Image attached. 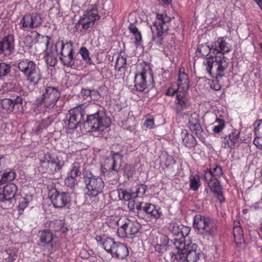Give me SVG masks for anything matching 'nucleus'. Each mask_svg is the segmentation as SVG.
Instances as JSON below:
<instances>
[{
  "label": "nucleus",
  "instance_id": "obj_64",
  "mask_svg": "<svg viewBox=\"0 0 262 262\" xmlns=\"http://www.w3.org/2000/svg\"><path fill=\"white\" fill-rule=\"evenodd\" d=\"M97 107V106L95 104H92L88 106L86 109L88 111L95 110V108Z\"/></svg>",
  "mask_w": 262,
  "mask_h": 262
},
{
  "label": "nucleus",
  "instance_id": "obj_61",
  "mask_svg": "<svg viewBox=\"0 0 262 262\" xmlns=\"http://www.w3.org/2000/svg\"><path fill=\"white\" fill-rule=\"evenodd\" d=\"M178 90V88L173 89L172 88H169L166 92L167 96H173Z\"/></svg>",
  "mask_w": 262,
  "mask_h": 262
},
{
  "label": "nucleus",
  "instance_id": "obj_58",
  "mask_svg": "<svg viewBox=\"0 0 262 262\" xmlns=\"http://www.w3.org/2000/svg\"><path fill=\"white\" fill-rule=\"evenodd\" d=\"M217 80L218 79L213 80L210 83V87L215 91L220 90L221 88V86L219 84Z\"/></svg>",
  "mask_w": 262,
  "mask_h": 262
},
{
  "label": "nucleus",
  "instance_id": "obj_14",
  "mask_svg": "<svg viewBox=\"0 0 262 262\" xmlns=\"http://www.w3.org/2000/svg\"><path fill=\"white\" fill-rule=\"evenodd\" d=\"M204 177L211 191L215 194L220 202L225 201L222 194V188L218 179L213 178L211 172H204Z\"/></svg>",
  "mask_w": 262,
  "mask_h": 262
},
{
  "label": "nucleus",
  "instance_id": "obj_41",
  "mask_svg": "<svg viewBox=\"0 0 262 262\" xmlns=\"http://www.w3.org/2000/svg\"><path fill=\"white\" fill-rule=\"evenodd\" d=\"M204 172H211L213 178L218 179L223 174L222 168L221 166L218 165H214L212 169H208Z\"/></svg>",
  "mask_w": 262,
  "mask_h": 262
},
{
  "label": "nucleus",
  "instance_id": "obj_2",
  "mask_svg": "<svg viewBox=\"0 0 262 262\" xmlns=\"http://www.w3.org/2000/svg\"><path fill=\"white\" fill-rule=\"evenodd\" d=\"M193 227L196 229L204 238L209 239L213 238L217 231V222L209 216L196 214L193 220Z\"/></svg>",
  "mask_w": 262,
  "mask_h": 262
},
{
  "label": "nucleus",
  "instance_id": "obj_43",
  "mask_svg": "<svg viewBox=\"0 0 262 262\" xmlns=\"http://www.w3.org/2000/svg\"><path fill=\"white\" fill-rule=\"evenodd\" d=\"M123 220L120 219L118 216H111L107 222L108 226L114 228L116 226H121Z\"/></svg>",
  "mask_w": 262,
  "mask_h": 262
},
{
  "label": "nucleus",
  "instance_id": "obj_60",
  "mask_svg": "<svg viewBox=\"0 0 262 262\" xmlns=\"http://www.w3.org/2000/svg\"><path fill=\"white\" fill-rule=\"evenodd\" d=\"M128 208L130 211H135L136 202L135 201L131 200L128 201Z\"/></svg>",
  "mask_w": 262,
  "mask_h": 262
},
{
  "label": "nucleus",
  "instance_id": "obj_59",
  "mask_svg": "<svg viewBox=\"0 0 262 262\" xmlns=\"http://www.w3.org/2000/svg\"><path fill=\"white\" fill-rule=\"evenodd\" d=\"M144 126L149 128H151L153 127L154 125V120L152 119H147L144 124Z\"/></svg>",
  "mask_w": 262,
  "mask_h": 262
},
{
  "label": "nucleus",
  "instance_id": "obj_5",
  "mask_svg": "<svg viewBox=\"0 0 262 262\" xmlns=\"http://www.w3.org/2000/svg\"><path fill=\"white\" fill-rule=\"evenodd\" d=\"M170 20V17L166 14H157L156 20L150 28L152 34V40L155 43H162L163 36L168 29V24Z\"/></svg>",
  "mask_w": 262,
  "mask_h": 262
},
{
  "label": "nucleus",
  "instance_id": "obj_50",
  "mask_svg": "<svg viewBox=\"0 0 262 262\" xmlns=\"http://www.w3.org/2000/svg\"><path fill=\"white\" fill-rule=\"evenodd\" d=\"M10 66L5 62L0 63V77L4 76L10 71Z\"/></svg>",
  "mask_w": 262,
  "mask_h": 262
},
{
  "label": "nucleus",
  "instance_id": "obj_12",
  "mask_svg": "<svg viewBox=\"0 0 262 262\" xmlns=\"http://www.w3.org/2000/svg\"><path fill=\"white\" fill-rule=\"evenodd\" d=\"M139 228L140 225L138 223L125 219L118 229L117 234L121 238H133L138 232Z\"/></svg>",
  "mask_w": 262,
  "mask_h": 262
},
{
  "label": "nucleus",
  "instance_id": "obj_8",
  "mask_svg": "<svg viewBox=\"0 0 262 262\" xmlns=\"http://www.w3.org/2000/svg\"><path fill=\"white\" fill-rule=\"evenodd\" d=\"M60 96L57 88L47 86L42 90V95L36 100V103L45 107L52 108L56 105Z\"/></svg>",
  "mask_w": 262,
  "mask_h": 262
},
{
  "label": "nucleus",
  "instance_id": "obj_9",
  "mask_svg": "<svg viewBox=\"0 0 262 262\" xmlns=\"http://www.w3.org/2000/svg\"><path fill=\"white\" fill-rule=\"evenodd\" d=\"M83 178L90 195L96 196L102 191L104 183L101 178L94 176L89 172H86L84 174Z\"/></svg>",
  "mask_w": 262,
  "mask_h": 262
},
{
  "label": "nucleus",
  "instance_id": "obj_56",
  "mask_svg": "<svg viewBox=\"0 0 262 262\" xmlns=\"http://www.w3.org/2000/svg\"><path fill=\"white\" fill-rule=\"evenodd\" d=\"M6 91L7 92H14V93H18L20 91V88L19 87H16L14 84L12 83H8L6 84Z\"/></svg>",
  "mask_w": 262,
  "mask_h": 262
},
{
  "label": "nucleus",
  "instance_id": "obj_44",
  "mask_svg": "<svg viewBox=\"0 0 262 262\" xmlns=\"http://www.w3.org/2000/svg\"><path fill=\"white\" fill-rule=\"evenodd\" d=\"M28 125L31 128L32 133L38 134L42 129V124L38 121H32L29 123Z\"/></svg>",
  "mask_w": 262,
  "mask_h": 262
},
{
  "label": "nucleus",
  "instance_id": "obj_47",
  "mask_svg": "<svg viewBox=\"0 0 262 262\" xmlns=\"http://www.w3.org/2000/svg\"><path fill=\"white\" fill-rule=\"evenodd\" d=\"M80 167L79 163L74 162L72 166V168L69 174L74 177L79 176L81 173L79 170Z\"/></svg>",
  "mask_w": 262,
  "mask_h": 262
},
{
  "label": "nucleus",
  "instance_id": "obj_21",
  "mask_svg": "<svg viewBox=\"0 0 262 262\" xmlns=\"http://www.w3.org/2000/svg\"><path fill=\"white\" fill-rule=\"evenodd\" d=\"M232 46L223 37H219L212 44L213 54L221 53L222 56L231 50Z\"/></svg>",
  "mask_w": 262,
  "mask_h": 262
},
{
  "label": "nucleus",
  "instance_id": "obj_20",
  "mask_svg": "<svg viewBox=\"0 0 262 262\" xmlns=\"http://www.w3.org/2000/svg\"><path fill=\"white\" fill-rule=\"evenodd\" d=\"M122 157L119 152H112V158H107L104 159L103 165L102 167V171L104 175L107 171H118L119 168H117L116 165V159H121Z\"/></svg>",
  "mask_w": 262,
  "mask_h": 262
},
{
  "label": "nucleus",
  "instance_id": "obj_31",
  "mask_svg": "<svg viewBox=\"0 0 262 262\" xmlns=\"http://www.w3.org/2000/svg\"><path fill=\"white\" fill-rule=\"evenodd\" d=\"M53 157H52L48 152L44 154L43 156H41L39 157L40 166L39 168L40 171L45 173L48 171L47 166Z\"/></svg>",
  "mask_w": 262,
  "mask_h": 262
},
{
  "label": "nucleus",
  "instance_id": "obj_57",
  "mask_svg": "<svg viewBox=\"0 0 262 262\" xmlns=\"http://www.w3.org/2000/svg\"><path fill=\"white\" fill-rule=\"evenodd\" d=\"M253 143L259 149H262V136H255Z\"/></svg>",
  "mask_w": 262,
  "mask_h": 262
},
{
  "label": "nucleus",
  "instance_id": "obj_16",
  "mask_svg": "<svg viewBox=\"0 0 262 262\" xmlns=\"http://www.w3.org/2000/svg\"><path fill=\"white\" fill-rule=\"evenodd\" d=\"M50 200L54 207L58 208L66 207L71 201L69 193L57 190L52 194Z\"/></svg>",
  "mask_w": 262,
  "mask_h": 262
},
{
  "label": "nucleus",
  "instance_id": "obj_36",
  "mask_svg": "<svg viewBox=\"0 0 262 262\" xmlns=\"http://www.w3.org/2000/svg\"><path fill=\"white\" fill-rule=\"evenodd\" d=\"M200 177L198 174L191 175L189 177L190 189L193 191H196L201 186Z\"/></svg>",
  "mask_w": 262,
  "mask_h": 262
},
{
  "label": "nucleus",
  "instance_id": "obj_10",
  "mask_svg": "<svg viewBox=\"0 0 262 262\" xmlns=\"http://www.w3.org/2000/svg\"><path fill=\"white\" fill-rule=\"evenodd\" d=\"M99 19L98 11L95 8H92L85 11L79 20L75 25L78 31L84 32L92 27L95 21Z\"/></svg>",
  "mask_w": 262,
  "mask_h": 262
},
{
  "label": "nucleus",
  "instance_id": "obj_51",
  "mask_svg": "<svg viewBox=\"0 0 262 262\" xmlns=\"http://www.w3.org/2000/svg\"><path fill=\"white\" fill-rule=\"evenodd\" d=\"M255 136H262V120L256 121L253 124Z\"/></svg>",
  "mask_w": 262,
  "mask_h": 262
},
{
  "label": "nucleus",
  "instance_id": "obj_48",
  "mask_svg": "<svg viewBox=\"0 0 262 262\" xmlns=\"http://www.w3.org/2000/svg\"><path fill=\"white\" fill-rule=\"evenodd\" d=\"M177 100L178 103L183 110L186 109L189 105V102L186 98L180 94L177 95Z\"/></svg>",
  "mask_w": 262,
  "mask_h": 262
},
{
  "label": "nucleus",
  "instance_id": "obj_18",
  "mask_svg": "<svg viewBox=\"0 0 262 262\" xmlns=\"http://www.w3.org/2000/svg\"><path fill=\"white\" fill-rule=\"evenodd\" d=\"M14 50V38L12 34L5 36L0 41V55L9 56L13 53Z\"/></svg>",
  "mask_w": 262,
  "mask_h": 262
},
{
  "label": "nucleus",
  "instance_id": "obj_13",
  "mask_svg": "<svg viewBox=\"0 0 262 262\" xmlns=\"http://www.w3.org/2000/svg\"><path fill=\"white\" fill-rule=\"evenodd\" d=\"M147 188L146 185L144 184H137L129 188L118 189L117 193L120 200L128 201L144 195Z\"/></svg>",
  "mask_w": 262,
  "mask_h": 262
},
{
  "label": "nucleus",
  "instance_id": "obj_26",
  "mask_svg": "<svg viewBox=\"0 0 262 262\" xmlns=\"http://www.w3.org/2000/svg\"><path fill=\"white\" fill-rule=\"evenodd\" d=\"M148 71L143 69L140 73L137 74L135 78V86L139 92H143L146 88V77Z\"/></svg>",
  "mask_w": 262,
  "mask_h": 262
},
{
  "label": "nucleus",
  "instance_id": "obj_53",
  "mask_svg": "<svg viewBox=\"0 0 262 262\" xmlns=\"http://www.w3.org/2000/svg\"><path fill=\"white\" fill-rule=\"evenodd\" d=\"M64 183L68 187L72 188L77 184V182L75 177L68 174L64 180Z\"/></svg>",
  "mask_w": 262,
  "mask_h": 262
},
{
  "label": "nucleus",
  "instance_id": "obj_49",
  "mask_svg": "<svg viewBox=\"0 0 262 262\" xmlns=\"http://www.w3.org/2000/svg\"><path fill=\"white\" fill-rule=\"evenodd\" d=\"M2 105L4 109L9 111L12 112L14 110L13 102L10 98L4 99L2 101Z\"/></svg>",
  "mask_w": 262,
  "mask_h": 262
},
{
  "label": "nucleus",
  "instance_id": "obj_35",
  "mask_svg": "<svg viewBox=\"0 0 262 262\" xmlns=\"http://www.w3.org/2000/svg\"><path fill=\"white\" fill-rule=\"evenodd\" d=\"M130 32L133 34L135 38V43L137 47L140 46L142 41V37L141 32L138 29L133 25H130L129 27Z\"/></svg>",
  "mask_w": 262,
  "mask_h": 262
},
{
  "label": "nucleus",
  "instance_id": "obj_7",
  "mask_svg": "<svg viewBox=\"0 0 262 262\" xmlns=\"http://www.w3.org/2000/svg\"><path fill=\"white\" fill-rule=\"evenodd\" d=\"M55 51L57 55H60L59 58L64 66L75 68L73 49L71 43L58 41L55 44Z\"/></svg>",
  "mask_w": 262,
  "mask_h": 262
},
{
  "label": "nucleus",
  "instance_id": "obj_32",
  "mask_svg": "<svg viewBox=\"0 0 262 262\" xmlns=\"http://www.w3.org/2000/svg\"><path fill=\"white\" fill-rule=\"evenodd\" d=\"M64 164L63 161L60 160L57 157H54L47 166L48 171L55 172L59 171Z\"/></svg>",
  "mask_w": 262,
  "mask_h": 262
},
{
  "label": "nucleus",
  "instance_id": "obj_15",
  "mask_svg": "<svg viewBox=\"0 0 262 262\" xmlns=\"http://www.w3.org/2000/svg\"><path fill=\"white\" fill-rule=\"evenodd\" d=\"M188 125L190 130L195 133L201 141H205L206 134L201 126L198 114L193 113L190 115Z\"/></svg>",
  "mask_w": 262,
  "mask_h": 262
},
{
  "label": "nucleus",
  "instance_id": "obj_4",
  "mask_svg": "<svg viewBox=\"0 0 262 262\" xmlns=\"http://www.w3.org/2000/svg\"><path fill=\"white\" fill-rule=\"evenodd\" d=\"M228 60L224 56L209 57L206 59V62H204V65L210 76L219 79L227 73Z\"/></svg>",
  "mask_w": 262,
  "mask_h": 262
},
{
  "label": "nucleus",
  "instance_id": "obj_27",
  "mask_svg": "<svg viewBox=\"0 0 262 262\" xmlns=\"http://www.w3.org/2000/svg\"><path fill=\"white\" fill-rule=\"evenodd\" d=\"M115 68L121 76H124L127 72L126 57L125 55H119L116 59Z\"/></svg>",
  "mask_w": 262,
  "mask_h": 262
},
{
  "label": "nucleus",
  "instance_id": "obj_22",
  "mask_svg": "<svg viewBox=\"0 0 262 262\" xmlns=\"http://www.w3.org/2000/svg\"><path fill=\"white\" fill-rule=\"evenodd\" d=\"M239 132L233 130L227 136H226L223 143L224 147L233 149L239 141Z\"/></svg>",
  "mask_w": 262,
  "mask_h": 262
},
{
  "label": "nucleus",
  "instance_id": "obj_17",
  "mask_svg": "<svg viewBox=\"0 0 262 262\" xmlns=\"http://www.w3.org/2000/svg\"><path fill=\"white\" fill-rule=\"evenodd\" d=\"M84 111L82 110V106H78L69 111L68 119L66 124L70 129H74L77 127V124L80 122L81 118L84 115Z\"/></svg>",
  "mask_w": 262,
  "mask_h": 262
},
{
  "label": "nucleus",
  "instance_id": "obj_45",
  "mask_svg": "<svg viewBox=\"0 0 262 262\" xmlns=\"http://www.w3.org/2000/svg\"><path fill=\"white\" fill-rule=\"evenodd\" d=\"M63 222L60 220H55L51 221L50 224V227L54 231H59L63 227Z\"/></svg>",
  "mask_w": 262,
  "mask_h": 262
},
{
  "label": "nucleus",
  "instance_id": "obj_42",
  "mask_svg": "<svg viewBox=\"0 0 262 262\" xmlns=\"http://www.w3.org/2000/svg\"><path fill=\"white\" fill-rule=\"evenodd\" d=\"M29 200L26 198L21 197L19 199L17 206L18 212L21 214L24 209L28 206Z\"/></svg>",
  "mask_w": 262,
  "mask_h": 262
},
{
  "label": "nucleus",
  "instance_id": "obj_52",
  "mask_svg": "<svg viewBox=\"0 0 262 262\" xmlns=\"http://www.w3.org/2000/svg\"><path fill=\"white\" fill-rule=\"evenodd\" d=\"M216 122L219 123V124L214 126L212 130L214 133H219L221 132L225 127V122L222 119L217 118L216 119Z\"/></svg>",
  "mask_w": 262,
  "mask_h": 262
},
{
  "label": "nucleus",
  "instance_id": "obj_24",
  "mask_svg": "<svg viewBox=\"0 0 262 262\" xmlns=\"http://www.w3.org/2000/svg\"><path fill=\"white\" fill-rule=\"evenodd\" d=\"M169 229L173 235L180 237H185L187 236L190 231V229L188 227L184 226L176 222L171 223Z\"/></svg>",
  "mask_w": 262,
  "mask_h": 262
},
{
  "label": "nucleus",
  "instance_id": "obj_34",
  "mask_svg": "<svg viewBox=\"0 0 262 262\" xmlns=\"http://www.w3.org/2000/svg\"><path fill=\"white\" fill-rule=\"evenodd\" d=\"M16 177V173L12 169L5 171L0 178V185L13 181Z\"/></svg>",
  "mask_w": 262,
  "mask_h": 262
},
{
  "label": "nucleus",
  "instance_id": "obj_28",
  "mask_svg": "<svg viewBox=\"0 0 262 262\" xmlns=\"http://www.w3.org/2000/svg\"><path fill=\"white\" fill-rule=\"evenodd\" d=\"M95 239L98 244L102 246L107 252L111 254H112L114 247L116 244L113 239L103 238L100 236H96Z\"/></svg>",
  "mask_w": 262,
  "mask_h": 262
},
{
  "label": "nucleus",
  "instance_id": "obj_40",
  "mask_svg": "<svg viewBox=\"0 0 262 262\" xmlns=\"http://www.w3.org/2000/svg\"><path fill=\"white\" fill-rule=\"evenodd\" d=\"M197 51L200 52L203 56L207 57L209 53H213L212 46L211 47L207 45H201L198 48Z\"/></svg>",
  "mask_w": 262,
  "mask_h": 262
},
{
  "label": "nucleus",
  "instance_id": "obj_63",
  "mask_svg": "<svg viewBox=\"0 0 262 262\" xmlns=\"http://www.w3.org/2000/svg\"><path fill=\"white\" fill-rule=\"evenodd\" d=\"M144 203L142 202H137L135 206V209H137V211H141L142 209H143L142 205Z\"/></svg>",
  "mask_w": 262,
  "mask_h": 262
},
{
  "label": "nucleus",
  "instance_id": "obj_54",
  "mask_svg": "<svg viewBox=\"0 0 262 262\" xmlns=\"http://www.w3.org/2000/svg\"><path fill=\"white\" fill-rule=\"evenodd\" d=\"M135 171V168L133 165H127L125 167L124 173L128 178L133 177Z\"/></svg>",
  "mask_w": 262,
  "mask_h": 262
},
{
  "label": "nucleus",
  "instance_id": "obj_62",
  "mask_svg": "<svg viewBox=\"0 0 262 262\" xmlns=\"http://www.w3.org/2000/svg\"><path fill=\"white\" fill-rule=\"evenodd\" d=\"M91 93V91L90 90H82L81 91V94L83 96H85V99H87L88 97H90V95Z\"/></svg>",
  "mask_w": 262,
  "mask_h": 262
},
{
  "label": "nucleus",
  "instance_id": "obj_30",
  "mask_svg": "<svg viewBox=\"0 0 262 262\" xmlns=\"http://www.w3.org/2000/svg\"><path fill=\"white\" fill-rule=\"evenodd\" d=\"M182 142L185 146L191 148L195 146L196 140L193 136L189 134L186 129H183L181 133Z\"/></svg>",
  "mask_w": 262,
  "mask_h": 262
},
{
  "label": "nucleus",
  "instance_id": "obj_6",
  "mask_svg": "<svg viewBox=\"0 0 262 262\" xmlns=\"http://www.w3.org/2000/svg\"><path fill=\"white\" fill-rule=\"evenodd\" d=\"M19 70L23 72L29 83L36 84L41 79V73L34 62L26 59L18 64Z\"/></svg>",
  "mask_w": 262,
  "mask_h": 262
},
{
  "label": "nucleus",
  "instance_id": "obj_39",
  "mask_svg": "<svg viewBox=\"0 0 262 262\" xmlns=\"http://www.w3.org/2000/svg\"><path fill=\"white\" fill-rule=\"evenodd\" d=\"M46 52L45 58L47 64L50 67H54L56 64L57 61L54 53L53 52H49L48 49H47Z\"/></svg>",
  "mask_w": 262,
  "mask_h": 262
},
{
  "label": "nucleus",
  "instance_id": "obj_46",
  "mask_svg": "<svg viewBox=\"0 0 262 262\" xmlns=\"http://www.w3.org/2000/svg\"><path fill=\"white\" fill-rule=\"evenodd\" d=\"M14 94H12L11 93H10L9 95L12 97L11 98H10V99L12 100L14 108L16 107L17 108H19V107H21L22 105L23 101V98L19 96H15Z\"/></svg>",
  "mask_w": 262,
  "mask_h": 262
},
{
  "label": "nucleus",
  "instance_id": "obj_23",
  "mask_svg": "<svg viewBox=\"0 0 262 262\" xmlns=\"http://www.w3.org/2000/svg\"><path fill=\"white\" fill-rule=\"evenodd\" d=\"M189 80L188 75L185 73L184 69L179 71L178 79V87L179 92L185 93L189 88Z\"/></svg>",
  "mask_w": 262,
  "mask_h": 262
},
{
  "label": "nucleus",
  "instance_id": "obj_37",
  "mask_svg": "<svg viewBox=\"0 0 262 262\" xmlns=\"http://www.w3.org/2000/svg\"><path fill=\"white\" fill-rule=\"evenodd\" d=\"M79 53L83 60L87 65L90 66L94 64L92 59L90 57V52L85 47H81L79 49Z\"/></svg>",
  "mask_w": 262,
  "mask_h": 262
},
{
  "label": "nucleus",
  "instance_id": "obj_1",
  "mask_svg": "<svg viewBox=\"0 0 262 262\" xmlns=\"http://www.w3.org/2000/svg\"><path fill=\"white\" fill-rule=\"evenodd\" d=\"M176 251L172 253L171 258L174 262H195L200 258L201 251L195 244L185 245L179 240L174 243Z\"/></svg>",
  "mask_w": 262,
  "mask_h": 262
},
{
  "label": "nucleus",
  "instance_id": "obj_38",
  "mask_svg": "<svg viewBox=\"0 0 262 262\" xmlns=\"http://www.w3.org/2000/svg\"><path fill=\"white\" fill-rule=\"evenodd\" d=\"M233 232L236 244L241 243L243 241V233L242 228L239 226H234Z\"/></svg>",
  "mask_w": 262,
  "mask_h": 262
},
{
  "label": "nucleus",
  "instance_id": "obj_19",
  "mask_svg": "<svg viewBox=\"0 0 262 262\" xmlns=\"http://www.w3.org/2000/svg\"><path fill=\"white\" fill-rule=\"evenodd\" d=\"M17 191V187L14 183H9L0 188V202L11 200Z\"/></svg>",
  "mask_w": 262,
  "mask_h": 262
},
{
  "label": "nucleus",
  "instance_id": "obj_25",
  "mask_svg": "<svg viewBox=\"0 0 262 262\" xmlns=\"http://www.w3.org/2000/svg\"><path fill=\"white\" fill-rule=\"evenodd\" d=\"M143 210L151 219L155 220L160 218L162 215L161 208L150 203H145Z\"/></svg>",
  "mask_w": 262,
  "mask_h": 262
},
{
  "label": "nucleus",
  "instance_id": "obj_3",
  "mask_svg": "<svg viewBox=\"0 0 262 262\" xmlns=\"http://www.w3.org/2000/svg\"><path fill=\"white\" fill-rule=\"evenodd\" d=\"M86 123L94 136L101 134L110 125L111 121L103 110H96L93 114L87 115Z\"/></svg>",
  "mask_w": 262,
  "mask_h": 262
},
{
  "label": "nucleus",
  "instance_id": "obj_29",
  "mask_svg": "<svg viewBox=\"0 0 262 262\" xmlns=\"http://www.w3.org/2000/svg\"><path fill=\"white\" fill-rule=\"evenodd\" d=\"M128 254L127 247L124 244L116 243L112 254V256L123 259Z\"/></svg>",
  "mask_w": 262,
  "mask_h": 262
},
{
  "label": "nucleus",
  "instance_id": "obj_11",
  "mask_svg": "<svg viewBox=\"0 0 262 262\" xmlns=\"http://www.w3.org/2000/svg\"><path fill=\"white\" fill-rule=\"evenodd\" d=\"M42 23L41 14L38 12L27 13L20 20V29L30 31L39 27Z\"/></svg>",
  "mask_w": 262,
  "mask_h": 262
},
{
  "label": "nucleus",
  "instance_id": "obj_55",
  "mask_svg": "<svg viewBox=\"0 0 262 262\" xmlns=\"http://www.w3.org/2000/svg\"><path fill=\"white\" fill-rule=\"evenodd\" d=\"M5 252L8 255H9L7 258L8 262H12L16 259V254L15 251L10 249H9L6 250Z\"/></svg>",
  "mask_w": 262,
  "mask_h": 262
},
{
  "label": "nucleus",
  "instance_id": "obj_33",
  "mask_svg": "<svg viewBox=\"0 0 262 262\" xmlns=\"http://www.w3.org/2000/svg\"><path fill=\"white\" fill-rule=\"evenodd\" d=\"M39 240L41 243L49 245L54 239L53 233L48 230L41 231L39 233Z\"/></svg>",
  "mask_w": 262,
  "mask_h": 262
}]
</instances>
